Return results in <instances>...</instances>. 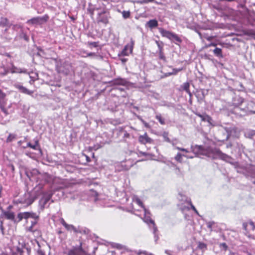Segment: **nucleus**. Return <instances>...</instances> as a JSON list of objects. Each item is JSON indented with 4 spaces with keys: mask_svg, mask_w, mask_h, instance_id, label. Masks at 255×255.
Returning a JSON list of instances; mask_svg holds the SVG:
<instances>
[{
    "mask_svg": "<svg viewBox=\"0 0 255 255\" xmlns=\"http://www.w3.org/2000/svg\"><path fill=\"white\" fill-rule=\"evenodd\" d=\"M146 25L151 29L155 28L158 26V21L155 19H151L146 23Z\"/></svg>",
    "mask_w": 255,
    "mask_h": 255,
    "instance_id": "obj_15",
    "label": "nucleus"
},
{
    "mask_svg": "<svg viewBox=\"0 0 255 255\" xmlns=\"http://www.w3.org/2000/svg\"><path fill=\"white\" fill-rule=\"evenodd\" d=\"M165 253L166 254L168 255H170V251H168V250H166V251H165Z\"/></svg>",
    "mask_w": 255,
    "mask_h": 255,
    "instance_id": "obj_44",
    "label": "nucleus"
},
{
    "mask_svg": "<svg viewBox=\"0 0 255 255\" xmlns=\"http://www.w3.org/2000/svg\"><path fill=\"white\" fill-rule=\"evenodd\" d=\"M38 217V215L33 212H20L17 215V218L18 219L17 222H19L22 219L27 220L29 218L33 219L31 221V225L26 226V230L28 232H34L33 227L37 224Z\"/></svg>",
    "mask_w": 255,
    "mask_h": 255,
    "instance_id": "obj_1",
    "label": "nucleus"
},
{
    "mask_svg": "<svg viewBox=\"0 0 255 255\" xmlns=\"http://www.w3.org/2000/svg\"><path fill=\"white\" fill-rule=\"evenodd\" d=\"M67 255H90L87 254L85 251L82 248V244L79 247H73L70 249L67 254Z\"/></svg>",
    "mask_w": 255,
    "mask_h": 255,
    "instance_id": "obj_3",
    "label": "nucleus"
},
{
    "mask_svg": "<svg viewBox=\"0 0 255 255\" xmlns=\"http://www.w3.org/2000/svg\"><path fill=\"white\" fill-rule=\"evenodd\" d=\"M12 72L13 73H26V70L24 69H22L15 68V70H13L12 71Z\"/></svg>",
    "mask_w": 255,
    "mask_h": 255,
    "instance_id": "obj_27",
    "label": "nucleus"
},
{
    "mask_svg": "<svg viewBox=\"0 0 255 255\" xmlns=\"http://www.w3.org/2000/svg\"><path fill=\"white\" fill-rule=\"evenodd\" d=\"M8 24V20L6 18L1 17L0 20V26H5Z\"/></svg>",
    "mask_w": 255,
    "mask_h": 255,
    "instance_id": "obj_21",
    "label": "nucleus"
},
{
    "mask_svg": "<svg viewBox=\"0 0 255 255\" xmlns=\"http://www.w3.org/2000/svg\"><path fill=\"white\" fill-rule=\"evenodd\" d=\"M15 138V135L12 134H9L8 136L6 139V142H9L11 141L13 139Z\"/></svg>",
    "mask_w": 255,
    "mask_h": 255,
    "instance_id": "obj_28",
    "label": "nucleus"
},
{
    "mask_svg": "<svg viewBox=\"0 0 255 255\" xmlns=\"http://www.w3.org/2000/svg\"><path fill=\"white\" fill-rule=\"evenodd\" d=\"M212 151L216 155L219 156H221L222 157H224L225 156H226V155L222 153V152L219 149L217 148H215L214 149L212 150Z\"/></svg>",
    "mask_w": 255,
    "mask_h": 255,
    "instance_id": "obj_20",
    "label": "nucleus"
},
{
    "mask_svg": "<svg viewBox=\"0 0 255 255\" xmlns=\"http://www.w3.org/2000/svg\"><path fill=\"white\" fill-rule=\"evenodd\" d=\"M95 55V53H92V52L88 54V56H91Z\"/></svg>",
    "mask_w": 255,
    "mask_h": 255,
    "instance_id": "obj_42",
    "label": "nucleus"
},
{
    "mask_svg": "<svg viewBox=\"0 0 255 255\" xmlns=\"http://www.w3.org/2000/svg\"><path fill=\"white\" fill-rule=\"evenodd\" d=\"M254 183L255 184V182Z\"/></svg>",
    "mask_w": 255,
    "mask_h": 255,
    "instance_id": "obj_52",
    "label": "nucleus"
},
{
    "mask_svg": "<svg viewBox=\"0 0 255 255\" xmlns=\"http://www.w3.org/2000/svg\"><path fill=\"white\" fill-rule=\"evenodd\" d=\"M175 148L178 149V150H180V151H181V148H182L177 146V147H175Z\"/></svg>",
    "mask_w": 255,
    "mask_h": 255,
    "instance_id": "obj_45",
    "label": "nucleus"
},
{
    "mask_svg": "<svg viewBox=\"0 0 255 255\" xmlns=\"http://www.w3.org/2000/svg\"><path fill=\"white\" fill-rule=\"evenodd\" d=\"M31 81H34L38 78V75L34 72L28 73Z\"/></svg>",
    "mask_w": 255,
    "mask_h": 255,
    "instance_id": "obj_23",
    "label": "nucleus"
},
{
    "mask_svg": "<svg viewBox=\"0 0 255 255\" xmlns=\"http://www.w3.org/2000/svg\"><path fill=\"white\" fill-rule=\"evenodd\" d=\"M159 58L163 60H165V57L163 55L162 51H159Z\"/></svg>",
    "mask_w": 255,
    "mask_h": 255,
    "instance_id": "obj_33",
    "label": "nucleus"
},
{
    "mask_svg": "<svg viewBox=\"0 0 255 255\" xmlns=\"http://www.w3.org/2000/svg\"><path fill=\"white\" fill-rule=\"evenodd\" d=\"M220 247L221 248H223L224 251H226L227 250V248H228V246H227V245H226V243L220 244Z\"/></svg>",
    "mask_w": 255,
    "mask_h": 255,
    "instance_id": "obj_32",
    "label": "nucleus"
},
{
    "mask_svg": "<svg viewBox=\"0 0 255 255\" xmlns=\"http://www.w3.org/2000/svg\"><path fill=\"white\" fill-rule=\"evenodd\" d=\"M191 149L192 152L196 154L206 155L208 156H210L209 152L205 150L202 146L197 145H192L191 146Z\"/></svg>",
    "mask_w": 255,
    "mask_h": 255,
    "instance_id": "obj_5",
    "label": "nucleus"
},
{
    "mask_svg": "<svg viewBox=\"0 0 255 255\" xmlns=\"http://www.w3.org/2000/svg\"><path fill=\"white\" fill-rule=\"evenodd\" d=\"M1 110H2L4 113H6V111H5V110H4V109L3 107H1Z\"/></svg>",
    "mask_w": 255,
    "mask_h": 255,
    "instance_id": "obj_46",
    "label": "nucleus"
},
{
    "mask_svg": "<svg viewBox=\"0 0 255 255\" xmlns=\"http://www.w3.org/2000/svg\"><path fill=\"white\" fill-rule=\"evenodd\" d=\"M141 253H143V254H145V255H153V254H151V253L148 254V253H147L146 252H145V251L142 252H141Z\"/></svg>",
    "mask_w": 255,
    "mask_h": 255,
    "instance_id": "obj_39",
    "label": "nucleus"
},
{
    "mask_svg": "<svg viewBox=\"0 0 255 255\" xmlns=\"http://www.w3.org/2000/svg\"><path fill=\"white\" fill-rule=\"evenodd\" d=\"M122 61L123 62H125L127 61V59H122Z\"/></svg>",
    "mask_w": 255,
    "mask_h": 255,
    "instance_id": "obj_47",
    "label": "nucleus"
},
{
    "mask_svg": "<svg viewBox=\"0 0 255 255\" xmlns=\"http://www.w3.org/2000/svg\"><path fill=\"white\" fill-rule=\"evenodd\" d=\"M162 136H163L165 141H166L168 142H170V140L168 137V133L167 132H164L163 133Z\"/></svg>",
    "mask_w": 255,
    "mask_h": 255,
    "instance_id": "obj_29",
    "label": "nucleus"
},
{
    "mask_svg": "<svg viewBox=\"0 0 255 255\" xmlns=\"http://www.w3.org/2000/svg\"><path fill=\"white\" fill-rule=\"evenodd\" d=\"M104 9V7H102V6L97 7L91 3H89L87 8V11L91 14V16H93L95 10H101V11H102Z\"/></svg>",
    "mask_w": 255,
    "mask_h": 255,
    "instance_id": "obj_9",
    "label": "nucleus"
},
{
    "mask_svg": "<svg viewBox=\"0 0 255 255\" xmlns=\"http://www.w3.org/2000/svg\"><path fill=\"white\" fill-rule=\"evenodd\" d=\"M134 41L131 40L130 43L127 44L124 47L121 52V55L123 56H128L131 53L133 50Z\"/></svg>",
    "mask_w": 255,
    "mask_h": 255,
    "instance_id": "obj_8",
    "label": "nucleus"
},
{
    "mask_svg": "<svg viewBox=\"0 0 255 255\" xmlns=\"http://www.w3.org/2000/svg\"><path fill=\"white\" fill-rule=\"evenodd\" d=\"M47 17H36L32 18L27 20V23L28 24H31L33 25H39L42 24L43 22L47 21Z\"/></svg>",
    "mask_w": 255,
    "mask_h": 255,
    "instance_id": "obj_7",
    "label": "nucleus"
},
{
    "mask_svg": "<svg viewBox=\"0 0 255 255\" xmlns=\"http://www.w3.org/2000/svg\"><path fill=\"white\" fill-rule=\"evenodd\" d=\"M188 203L191 205V208L193 209V210L197 214V215H199V213H198V212L197 211V210H196V209L195 208V207H194V205H192V203H191V200H189L188 201Z\"/></svg>",
    "mask_w": 255,
    "mask_h": 255,
    "instance_id": "obj_30",
    "label": "nucleus"
},
{
    "mask_svg": "<svg viewBox=\"0 0 255 255\" xmlns=\"http://www.w3.org/2000/svg\"><path fill=\"white\" fill-rule=\"evenodd\" d=\"M138 140L140 142L143 144L151 143L152 141V139L147 136L146 133H145L142 135H140L139 136Z\"/></svg>",
    "mask_w": 255,
    "mask_h": 255,
    "instance_id": "obj_13",
    "label": "nucleus"
},
{
    "mask_svg": "<svg viewBox=\"0 0 255 255\" xmlns=\"http://www.w3.org/2000/svg\"><path fill=\"white\" fill-rule=\"evenodd\" d=\"M234 104L235 105H237V103H234Z\"/></svg>",
    "mask_w": 255,
    "mask_h": 255,
    "instance_id": "obj_51",
    "label": "nucleus"
},
{
    "mask_svg": "<svg viewBox=\"0 0 255 255\" xmlns=\"http://www.w3.org/2000/svg\"><path fill=\"white\" fill-rule=\"evenodd\" d=\"M159 31L160 33L163 37H166L171 41L174 42H181V39L175 33H174L171 31L164 29L162 28H159Z\"/></svg>",
    "mask_w": 255,
    "mask_h": 255,
    "instance_id": "obj_2",
    "label": "nucleus"
},
{
    "mask_svg": "<svg viewBox=\"0 0 255 255\" xmlns=\"http://www.w3.org/2000/svg\"><path fill=\"white\" fill-rule=\"evenodd\" d=\"M38 146V141H36L35 144H32L30 142H28L26 144L25 146H23L24 148H26L27 147H29L33 149H36Z\"/></svg>",
    "mask_w": 255,
    "mask_h": 255,
    "instance_id": "obj_22",
    "label": "nucleus"
},
{
    "mask_svg": "<svg viewBox=\"0 0 255 255\" xmlns=\"http://www.w3.org/2000/svg\"><path fill=\"white\" fill-rule=\"evenodd\" d=\"M152 1H153V0H143L142 2L148 3V2H152Z\"/></svg>",
    "mask_w": 255,
    "mask_h": 255,
    "instance_id": "obj_38",
    "label": "nucleus"
},
{
    "mask_svg": "<svg viewBox=\"0 0 255 255\" xmlns=\"http://www.w3.org/2000/svg\"><path fill=\"white\" fill-rule=\"evenodd\" d=\"M156 43L157 45V46L159 48V51H162V47L160 45L159 42L157 41H156Z\"/></svg>",
    "mask_w": 255,
    "mask_h": 255,
    "instance_id": "obj_35",
    "label": "nucleus"
},
{
    "mask_svg": "<svg viewBox=\"0 0 255 255\" xmlns=\"http://www.w3.org/2000/svg\"><path fill=\"white\" fill-rule=\"evenodd\" d=\"M182 156H184V157H186L188 158H192L193 157V156H190L189 155H186L185 154H181L180 153H178L177 154V155H176V156L175 157V159L177 161L181 162H182Z\"/></svg>",
    "mask_w": 255,
    "mask_h": 255,
    "instance_id": "obj_17",
    "label": "nucleus"
},
{
    "mask_svg": "<svg viewBox=\"0 0 255 255\" xmlns=\"http://www.w3.org/2000/svg\"><path fill=\"white\" fill-rule=\"evenodd\" d=\"M214 53L217 56L221 57L222 55V50L219 48H216L214 51Z\"/></svg>",
    "mask_w": 255,
    "mask_h": 255,
    "instance_id": "obj_24",
    "label": "nucleus"
},
{
    "mask_svg": "<svg viewBox=\"0 0 255 255\" xmlns=\"http://www.w3.org/2000/svg\"><path fill=\"white\" fill-rule=\"evenodd\" d=\"M60 223L68 231H73L75 233L78 232V230L74 226L67 224L63 218L60 219Z\"/></svg>",
    "mask_w": 255,
    "mask_h": 255,
    "instance_id": "obj_11",
    "label": "nucleus"
},
{
    "mask_svg": "<svg viewBox=\"0 0 255 255\" xmlns=\"http://www.w3.org/2000/svg\"><path fill=\"white\" fill-rule=\"evenodd\" d=\"M15 87L21 93L33 97V91H31L20 85H15Z\"/></svg>",
    "mask_w": 255,
    "mask_h": 255,
    "instance_id": "obj_10",
    "label": "nucleus"
},
{
    "mask_svg": "<svg viewBox=\"0 0 255 255\" xmlns=\"http://www.w3.org/2000/svg\"><path fill=\"white\" fill-rule=\"evenodd\" d=\"M37 255H45L44 253L41 250L37 251Z\"/></svg>",
    "mask_w": 255,
    "mask_h": 255,
    "instance_id": "obj_36",
    "label": "nucleus"
},
{
    "mask_svg": "<svg viewBox=\"0 0 255 255\" xmlns=\"http://www.w3.org/2000/svg\"><path fill=\"white\" fill-rule=\"evenodd\" d=\"M144 217L143 218V221L148 225H149V224H151L153 227V233H155V232L157 231V227L155 226V224L154 221L150 218V213L146 209H144Z\"/></svg>",
    "mask_w": 255,
    "mask_h": 255,
    "instance_id": "obj_4",
    "label": "nucleus"
},
{
    "mask_svg": "<svg viewBox=\"0 0 255 255\" xmlns=\"http://www.w3.org/2000/svg\"><path fill=\"white\" fill-rule=\"evenodd\" d=\"M133 203H134L135 204H136V205H137L138 206H139V207L142 208L143 210H144V209H145L144 207L142 202L137 197H134L133 198Z\"/></svg>",
    "mask_w": 255,
    "mask_h": 255,
    "instance_id": "obj_18",
    "label": "nucleus"
},
{
    "mask_svg": "<svg viewBox=\"0 0 255 255\" xmlns=\"http://www.w3.org/2000/svg\"><path fill=\"white\" fill-rule=\"evenodd\" d=\"M5 94L0 89V102L5 98Z\"/></svg>",
    "mask_w": 255,
    "mask_h": 255,
    "instance_id": "obj_31",
    "label": "nucleus"
},
{
    "mask_svg": "<svg viewBox=\"0 0 255 255\" xmlns=\"http://www.w3.org/2000/svg\"><path fill=\"white\" fill-rule=\"evenodd\" d=\"M156 119L159 121V122L161 125H164L165 122L164 119L162 118L161 116L160 115H158L156 116Z\"/></svg>",
    "mask_w": 255,
    "mask_h": 255,
    "instance_id": "obj_25",
    "label": "nucleus"
},
{
    "mask_svg": "<svg viewBox=\"0 0 255 255\" xmlns=\"http://www.w3.org/2000/svg\"><path fill=\"white\" fill-rule=\"evenodd\" d=\"M102 1V0H98V2L100 3Z\"/></svg>",
    "mask_w": 255,
    "mask_h": 255,
    "instance_id": "obj_48",
    "label": "nucleus"
},
{
    "mask_svg": "<svg viewBox=\"0 0 255 255\" xmlns=\"http://www.w3.org/2000/svg\"><path fill=\"white\" fill-rule=\"evenodd\" d=\"M199 117H200L201 120L203 121H207L209 124H211L212 121V118L209 116L207 115L204 114V115H201L200 114H196Z\"/></svg>",
    "mask_w": 255,
    "mask_h": 255,
    "instance_id": "obj_16",
    "label": "nucleus"
},
{
    "mask_svg": "<svg viewBox=\"0 0 255 255\" xmlns=\"http://www.w3.org/2000/svg\"><path fill=\"white\" fill-rule=\"evenodd\" d=\"M0 230H1V231L2 232V234H4V233H3V225H2V222H1V223H0Z\"/></svg>",
    "mask_w": 255,
    "mask_h": 255,
    "instance_id": "obj_37",
    "label": "nucleus"
},
{
    "mask_svg": "<svg viewBox=\"0 0 255 255\" xmlns=\"http://www.w3.org/2000/svg\"><path fill=\"white\" fill-rule=\"evenodd\" d=\"M122 15L124 18H128L130 16V12L129 11H123Z\"/></svg>",
    "mask_w": 255,
    "mask_h": 255,
    "instance_id": "obj_26",
    "label": "nucleus"
},
{
    "mask_svg": "<svg viewBox=\"0 0 255 255\" xmlns=\"http://www.w3.org/2000/svg\"><path fill=\"white\" fill-rule=\"evenodd\" d=\"M189 84L188 83H184L182 85V88L184 90H185L190 96H191V93L189 90Z\"/></svg>",
    "mask_w": 255,
    "mask_h": 255,
    "instance_id": "obj_19",
    "label": "nucleus"
},
{
    "mask_svg": "<svg viewBox=\"0 0 255 255\" xmlns=\"http://www.w3.org/2000/svg\"><path fill=\"white\" fill-rule=\"evenodd\" d=\"M216 44L214 43H212L207 45L206 47H209V46H216Z\"/></svg>",
    "mask_w": 255,
    "mask_h": 255,
    "instance_id": "obj_40",
    "label": "nucleus"
},
{
    "mask_svg": "<svg viewBox=\"0 0 255 255\" xmlns=\"http://www.w3.org/2000/svg\"><path fill=\"white\" fill-rule=\"evenodd\" d=\"M52 193H45L44 195L43 198L40 201V204L42 205L43 206H46L47 203L50 199V198L52 196Z\"/></svg>",
    "mask_w": 255,
    "mask_h": 255,
    "instance_id": "obj_12",
    "label": "nucleus"
},
{
    "mask_svg": "<svg viewBox=\"0 0 255 255\" xmlns=\"http://www.w3.org/2000/svg\"><path fill=\"white\" fill-rule=\"evenodd\" d=\"M97 20L98 22H102L104 24L108 23L109 16L104 9L98 12Z\"/></svg>",
    "mask_w": 255,
    "mask_h": 255,
    "instance_id": "obj_6",
    "label": "nucleus"
},
{
    "mask_svg": "<svg viewBox=\"0 0 255 255\" xmlns=\"http://www.w3.org/2000/svg\"><path fill=\"white\" fill-rule=\"evenodd\" d=\"M3 215L5 217L6 219L12 221H14V214L13 212L11 211H5L3 212Z\"/></svg>",
    "mask_w": 255,
    "mask_h": 255,
    "instance_id": "obj_14",
    "label": "nucleus"
},
{
    "mask_svg": "<svg viewBox=\"0 0 255 255\" xmlns=\"http://www.w3.org/2000/svg\"><path fill=\"white\" fill-rule=\"evenodd\" d=\"M181 151H184V152H186V153L189 152V151L187 149H186V148H181Z\"/></svg>",
    "mask_w": 255,
    "mask_h": 255,
    "instance_id": "obj_41",
    "label": "nucleus"
},
{
    "mask_svg": "<svg viewBox=\"0 0 255 255\" xmlns=\"http://www.w3.org/2000/svg\"><path fill=\"white\" fill-rule=\"evenodd\" d=\"M174 71H175V72L174 73H173L172 74H176L178 71H180V69H179V70H174Z\"/></svg>",
    "mask_w": 255,
    "mask_h": 255,
    "instance_id": "obj_43",
    "label": "nucleus"
},
{
    "mask_svg": "<svg viewBox=\"0 0 255 255\" xmlns=\"http://www.w3.org/2000/svg\"><path fill=\"white\" fill-rule=\"evenodd\" d=\"M61 233H62V232H61V231H59V232H58V233H59V234H61Z\"/></svg>",
    "mask_w": 255,
    "mask_h": 255,
    "instance_id": "obj_49",
    "label": "nucleus"
},
{
    "mask_svg": "<svg viewBox=\"0 0 255 255\" xmlns=\"http://www.w3.org/2000/svg\"><path fill=\"white\" fill-rule=\"evenodd\" d=\"M235 99H237L239 101L238 104H242L243 102V99L239 97H236Z\"/></svg>",
    "mask_w": 255,
    "mask_h": 255,
    "instance_id": "obj_34",
    "label": "nucleus"
},
{
    "mask_svg": "<svg viewBox=\"0 0 255 255\" xmlns=\"http://www.w3.org/2000/svg\"><path fill=\"white\" fill-rule=\"evenodd\" d=\"M229 137V135H228L227 137V139H228Z\"/></svg>",
    "mask_w": 255,
    "mask_h": 255,
    "instance_id": "obj_50",
    "label": "nucleus"
}]
</instances>
